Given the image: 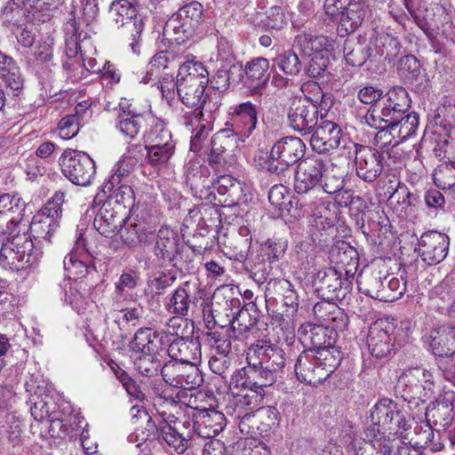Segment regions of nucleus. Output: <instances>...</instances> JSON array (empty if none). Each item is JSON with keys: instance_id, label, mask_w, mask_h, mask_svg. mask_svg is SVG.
<instances>
[{"instance_id": "obj_50", "label": "nucleus", "mask_w": 455, "mask_h": 455, "mask_svg": "<svg viewBox=\"0 0 455 455\" xmlns=\"http://www.w3.org/2000/svg\"><path fill=\"white\" fill-rule=\"evenodd\" d=\"M343 51L347 63L353 67L363 66L372 54L371 44L350 40H346Z\"/></svg>"}, {"instance_id": "obj_27", "label": "nucleus", "mask_w": 455, "mask_h": 455, "mask_svg": "<svg viewBox=\"0 0 455 455\" xmlns=\"http://www.w3.org/2000/svg\"><path fill=\"white\" fill-rule=\"evenodd\" d=\"M127 217L128 215L122 212V208L117 210L109 202H104L94 218L93 227L101 235L109 237L120 232Z\"/></svg>"}, {"instance_id": "obj_46", "label": "nucleus", "mask_w": 455, "mask_h": 455, "mask_svg": "<svg viewBox=\"0 0 455 455\" xmlns=\"http://www.w3.org/2000/svg\"><path fill=\"white\" fill-rule=\"evenodd\" d=\"M159 334L150 328H140L129 343V348L136 354L157 353Z\"/></svg>"}, {"instance_id": "obj_25", "label": "nucleus", "mask_w": 455, "mask_h": 455, "mask_svg": "<svg viewBox=\"0 0 455 455\" xmlns=\"http://www.w3.org/2000/svg\"><path fill=\"white\" fill-rule=\"evenodd\" d=\"M424 342L435 356H452L455 355V324L431 329Z\"/></svg>"}, {"instance_id": "obj_34", "label": "nucleus", "mask_w": 455, "mask_h": 455, "mask_svg": "<svg viewBox=\"0 0 455 455\" xmlns=\"http://www.w3.org/2000/svg\"><path fill=\"white\" fill-rule=\"evenodd\" d=\"M269 62L266 58L258 57L248 61L243 67L241 63L235 66L237 69V83L243 82L251 87H259L267 80Z\"/></svg>"}, {"instance_id": "obj_44", "label": "nucleus", "mask_w": 455, "mask_h": 455, "mask_svg": "<svg viewBox=\"0 0 455 455\" xmlns=\"http://www.w3.org/2000/svg\"><path fill=\"white\" fill-rule=\"evenodd\" d=\"M360 220H357V225H360L363 234L365 236L377 235L380 237L385 235L390 228L389 220L384 212H369L363 213Z\"/></svg>"}, {"instance_id": "obj_58", "label": "nucleus", "mask_w": 455, "mask_h": 455, "mask_svg": "<svg viewBox=\"0 0 455 455\" xmlns=\"http://www.w3.org/2000/svg\"><path fill=\"white\" fill-rule=\"evenodd\" d=\"M190 303L191 299L187 290L183 287H179L172 295L166 305V309L172 315L186 316L188 314Z\"/></svg>"}, {"instance_id": "obj_40", "label": "nucleus", "mask_w": 455, "mask_h": 455, "mask_svg": "<svg viewBox=\"0 0 455 455\" xmlns=\"http://www.w3.org/2000/svg\"><path fill=\"white\" fill-rule=\"evenodd\" d=\"M386 428L379 427L372 423L365 430V436L370 443H364L363 446L358 447L357 450L363 448L360 452L370 454L372 450H376L383 455H389L394 448V445L389 438L385 435Z\"/></svg>"}, {"instance_id": "obj_60", "label": "nucleus", "mask_w": 455, "mask_h": 455, "mask_svg": "<svg viewBox=\"0 0 455 455\" xmlns=\"http://www.w3.org/2000/svg\"><path fill=\"white\" fill-rule=\"evenodd\" d=\"M433 180L436 188L448 190L455 186V166L443 163L433 172Z\"/></svg>"}, {"instance_id": "obj_16", "label": "nucleus", "mask_w": 455, "mask_h": 455, "mask_svg": "<svg viewBox=\"0 0 455 455\" xmlns=\"http://www.w3.org/2000/svg\"><path fill=\"white\" fill-rule=\"evenodd\" d=\"M327 44L326 37L313 36L311 35L301 34L295 37L293 47L301 53L310 57L307 75L309 77L317 78L321 76L326 69V61L322 54V51Z\"/></svg>"}, {"instance_id": "obj_29", "label": "nucleus", "mask_w": 455, "mask_h": 455, "mask_svg": "<svg viewBox=\"0 0 455 455\" xmlns=\"http://www.w3.org/2000/svg\"><path fill=\"white\" fill-rule=\"evenodd\" d=\"M371 423L387 428L390 432H396L404 428L406 420L403 414L397 409L395 403L383 400L375 404L371 414Z\"/></svg>"}, {"instance_id": "obj_20", "label": "nucleus", "mask_w": 455, "mask_h": 455, "mask_svg": "<svg viewBox=\"0 0 455 455\" xmlns=\"http://www.w3.org/2000/svg\"><path fill=\"white\" fill-rule=\"evenodd\" d=\"M355 165L356 175L365 182L375 181L382 173V154L376 148L355 144Z\"/></svg>"}, {"instance_id": "obj_35", "label": "nucleus", "mask_w": 455, "mask_h": 455, "mask_svg": "<svg viewBox=\"0 0 455 455\" xmlns=\"http://www.w3.org/2000/svg\"><path fill=\"white\" fill-rule=\"evenodd\" d=\"M122 242L130 248L148 245L155 239V230L144 221L126 223L119 232Z\"/></svg>"}, {"instance_id": "obj_59", "label": "nucleus", "mask_w": 455, "mask_h": 455, "mask_svg": "<svg viewBox=\"0 0 455 455\" xmlns=\"http://www.w3.org/2000/svg\"><path fill=\"white\" fill-rule=\"evenodd\" d=\"M167 332L175 339H184L193 337L194 322L189 321L185 316L173 315L166 323Z\"/></svg>"}, {"instance_id": "obj_55", "label": "nucleus", "mask_w": 455, "mask_h": 455, "mask_svg": "<svg viewBox=\"0 0 455 455\" xmlns=\"http://www.w3.org/2000/svg\"><path fill=\"white\" fill-rule=\"evenodd\" d=\"M376 53L389 62L398 57L401 50L399 40L388 34L376 39Z\"/></svg>"}, {"instance_id": "obj_7", "label": "nucleus", "mask_w": 455, "mask_h": 455, "mask_svg": "<svg viewBox=\"0 0 455 455\" xmlns=\"http://www.w3.org/2000/svg\"><path fill=\"white\" fill-rule=\"evenodd\" d=\"M59 164L63 175L74 185L87 187L95 179V162L84 151L65 149L59 159Z\"/></svg>"}, {"instance_id": "obj_1", "label": "nucleus", "mask_w": 455, "mask_h": 455, "mask_svg": "<svg viewBox=\"0 0 455 455\" xmlns=\"http://www.w3.org/2000/svg\"><path fill=\"white\" fill-rule=\"evenodd\" d=\"M342 360L340 349L304 350L298 356L294 371L297 379L311 386L322 384L338 368Z\"/></svg>"}, {"instance_id": "obj_39", "label": "nucleus", "mask_w": 455, "mask_h": 455, "mask_svg": "<svg viewBox=\"0 0 455 455\" xmlns=\"http://www.w3.org/2000/svg\"><path fill=\"white\" fill-rule=\"evenodd\" d=\"M203 11V5L199 2H190L172 15L171 22L179 23V25L174 26L175 29H181L184 33L190 32L195 30L202 20Z\"/></svg>"}, {"instance_id": "obj_5", "label": "nucleus", "mask_w": 455, "mask_h": 455, "mask_svg": "<svg viewBox=\"0 0 455 455\" xmlns=\"http://www.w3.org/2000/svg\"><path fill=\"white\" fill-rule=\"evenodd\" d=\"M220 172L215 171V178L209 180L204 178L202 182L195 181L192 183L196 193H200V197L208 198L212 195V188L216 190L220 196L218 202L227 206L239 204L245 197L244 184L235 179L231 175L222 174Z\"/></svg>"}, {"instance_id": "obj_2", "label": "nucleus", "mask_w": 455, "mask_h": 455, "mask_svg": "<svg viewBox=\"0 0 455 455\" xmlns=\"http://www.w3.org/2000/svg\"><path fill=\"white\" fill-rule=\"evenodd\" d=\"M305 149V143L298 137L281 138L271 148L266 170L276 175L280 182H286L292 174L290 166L302 160Z\"/></svg>"}, {"instance_id": "obj_57", "label": "nucleus", "mask_w": 455, "mask_h": 455, "mask_svg": "<svg viewBox=\"0 0 455 455\" xmlns=\"http://www.w3.org/2000/svg\"><path fill=\"white\" fill-rule=\"evenodd\" d=\"M134 366L142 376L153 377L162 369L157 353L139 354L134 359Z\"/></svg>"}, {"instance_id": "obj_24", "label": "nucleus", "mask_w": 455, "mask_h": 455, "mask_svg": "<svg viewBox=\"0 0 455 455\" xmlns=\"http://www.w3.org/2000/svg\"><path fill=\"white\" fill-rule=\"evenodd\" d=\"M193 432L202 438H213L223 431L225 415L214 409L197 410L192 413Z\"/></svg>"}, {"instance_id": "obj_10", "label": "nucleus", "mask_w": 455, "mask_h": 455, "mask_svg": "<svg viewBox=\"0 0 455 455\" xmlns=\"http://www.w3.org/2000/svg\"><path fill=\"white\" fill-rule=\"evenodd\" d=\"M324 7L331 16L339 15L337 32L340 36L355 32L366 14L363 0H325Z\"/></svg>"}, {"instance_id": "obj_43", "label": "nucleus", "mask_w": 455, "mask_h": 455, "mask_svg": "<svg viewBox=\"0 0 455 455\" xmlns=\"http://www.w3.org/2000/svg\"><path fill=\"white\" fill-rule=\"evenodd\" d=\"M218 111L214 105H208L205 108V113H196L198 128L191 138V148L195 151L200 150L202 143L207 139L209 132L212 129V124L216 119V113Z\"/></svg>"}, {"instance_id": "obj_45", "label": "nucleus", "mask_w": 455, "mask_h": 455, "mask_svg": "<svg viewBox=\"0 0 455 455\" xmlns=\"http://www.w3.org/2000/svg\"><path fill=\"white\" fill-rule=\"evenodd\" d=\"M363 123L375 130H379L375 135L376 145L381 149L382 156L387 154L388 157H391V153L395 148L401 143L398 141L397 136L393 134L390 129L391 124L387 121V124L382 122L379 125H373L370 118L368 119V112L363 116Z\"/></svg>"}, {"instance_id": "obj_31", "label": "nucleus", "mask_w": 455, "mask_h": 455, "mask_svg": "<svg viewBox=\"0 0 455 455\" xmlns=\"http://www.w3.org/2000/svg\"><path fill=\"white\" fill-rule=\"evenodd\" d=\"M234 395L233 399L229 401L228 409H233V413L237 419H242V423L251 418V411L257 408L263 400L264 393L251 390L250 388H242L241 391L235 392V389L231 387Z\"/></svg>"}, {"instance_id": "obj_51", "label": "nucleus", "mask_w": 455, "mask_h": 455, "mask_svg": "<svg viewBox=\"0 0 455 455\" xmlns=\"http://www.w3.org/2000/svg\"><path fill=\"white\" fill-rule=\"evenodd\" d=\"M148 125L150 129L144 135L146 146L176 145L171 132L162 121L154 118Z\"/></svg>"}, {"instance_id": "obj_9", "label": "nucleus", "mask_w": 455, "mask_h": 455, "mask_svg": "<svg viewBox=\"0 0 455 455\" xmlns=\"http://www.w3.org/2000/svg\"><path fill=\"white\" fill-rule=\"evenodd\" d=\"M342 274L335 267L319 270L313 279V287L322 302L342 301L350 292L352 281L349 277H342Z\"/></svg>"}, {"instance_id": "obj_38", "label": "nucleus", "mask_w": 455, "mask_h": 455, "mask_svg": "<svg viewBox=\"0 0 455 455\" xmlns=\"http://www.w3.org/2000/svg\"><path fill=\"white\" fill-rule=\"evenodd\" d=\"M314 314L326 323V328L333 330L337 334L346 330L348 317L343 309L335 302H318L313 307Z\"/></svg>"}, {"instance_id": "obj_52", "label": "nucleus", "mask_w": 455, "mask_h": 455, "mask_svg": "<svg viewBox=\"0 0 455 455\" xmlns=\"http://www.w3.org/2000/svg\"><path fill=\"white\" fill-rule=\"evenodd\" d=\"M426 417L427 422H432L436 429H446L454 419L453 406L447 403H439L427 411Z\"/></svg>"}, {"instance_id": "obj_6", "label": "nucleus", "mask_w": 455, "mask_h": 455, "mask_svg": "<svg viewBox=\"0 0 455 455\" xmlns=\"http://www.w3.org/2000/svg\"><path fill=\"white\" fill-rule=\"evenodd\" d=\"M435 381L431 371L422 367L405 370L398 379L397 388L403 399L409 403H425L435 394Z\"/></svg>"}, {"instance_id": "obj_30", "label": "nucleus", "mask_w": 455, "mask_h": 455, "mask_svg": "<svg viewBox=\"0 0 455 455\" xmlns=\"http://www.w3.org/2000/svg\"><path fill=\"white\" fill-rule=\"evenodd\" d=\"M180 247L178 234L169 228H162L156 236L153 252L158 261L162 263L169 262L175 267L176 263L174 261L176 256L180 253Z\"/></svg>"}, {"instance_id": "obj_62", "label": "nucleus", "mask_w": 455, "mask_h": 455, "mask_svg": "<svg viewBox=\"0 0 455 455\" xmlns=\"http://www.w3.org/2000/svg\"><path fill=\"white\" fill-rule=\"evenodd\" d=\"M119 28H122L121 36L129 44L132 52H137L136 47L144 28L142 18H135L134 20H129Z\"/></svg>"}, {"instance_id": "obj_15", "label": "nucleus", "mask_w": 455, "mask_h": 455, "mask_svg": "<svg viewBox=\"0 0 455 455\" xmlns=\"http://www.w3.org/2000/svg\"><path fill=\"white\" fill-rule=\"evenodd\" d=\"M396 327L388 318H379L371 324L367 346L376 358H383L391 354L395 347Z\"/></svg>"}, {"instance_id": "obj_49", "label": "nucleus", "mask_w": 455, "mask_h": 455, "mask_svg": "<svg viewBox=\"0 0 455 455\" xmlns=\"http://www.w3.org/2000/svg\"><path fill=\"white\" fill-rule=\"evenodd\" d=\"M107 191L109 192V195L105 202H109L111 206L116 207L117 210L122 208V212L128 215L135 202V196L132 187L126 184H119L113 190Z\"/></svg>"}, {"instance_id": "obj_14", "label": "nucleus", "mask_w": 455, "mask_h": 455, "mask_svg": "<svg viewBox=\"0 0 455 455\" xmlns=\"http://www.w3.org/2000/svg\"><path fill=\"white\" fill-rule=\"evenodd\" d=\"M197 363L167 362L161 369V375L166 384L184 390H195L203 381V375Z\"/></svg>"}, {"instance_id": "obj_3", "label": "nucleus", "mask_w": 455, "mask_h": 455, "mask_svg": "<svg viewBox=\"0 0 455 455\" xmlns=\"http://www.w3.org/2000/svg\"><path fill=\"white\" fill-rule=\"evenodd\" d=\"M11 235L1 247L0 260L16 271L36 266L43 252L31 235L25 232Z\"/></svg>"}, {"instance_id": "obj_17", "label": "nucleus", "mask_w": 455, "mask_h": 455, "mask_svg": "<svg viewBox=\"0 0 455 455\" xmlns=\"http://www.w3.org/2000/svg\"><path fill=\"white\" fill-rule=\"evenodd\" d=\"M254 357L265 368L271 370L278 378L285 366L286 358L283 349L273 344L270 339L265 337L256 339L250 345L247 351V359Z\"/></svg>"}, {"instance_id": "obj_64", "label": "nucleus", "mask_w": 455, "mask_h": 455, "mask_svg": "<svg viewBox=\"0 0 455 455\" xmlns=\"http://www.w3.org/2000/svg\"><path fill=\"white\" fill-rule=\"evenodd\" d=\"M390 198H395L396 203L402 207V210L405 212L409 208L417 207L420 203L419 195L416 192L410 191L408 187L401 182L397 184Z\"/></svg>"}, {"instance_id": "obj_4", "label": "nucleus", "mask_w": 455, "mask_h": 455, "mask_svg": "<svg viewBox=\"0 0 455 455\" xmlns=\"http://www.w3.org/2000/svg\"><path fill=\"white\" fill-rule=\"evenodd\" d=\"M64 198L65 194L62 191L55 192L40 212L34 216L29 225L28 235H31L38 245L51 243L52 236L60 226Z\"/></svg>"}, {"instance_id": "obj_36", "label": "nucleus", "mask_w": 455, "mask_h": 455, "mask_svg": "<svg viewBox=\"0 0 455 455\" xmlns=\"http://www.w3.org/2000/svg\"><path fill=\"white\" fill-rule=\"evenodd\" d=\"M169 362L197 363L201 357V344L193 337L174 339L168 347Z\"/></svg>"}, {"instance_id": "obj_28", "label": "nucleus", "mask_w": 455, "mask_h": 455, "mask_svg": "<svg viewBox=\"0 0 455 455\" xmlns=\"http://www.w3.org/2000/svg\"><path fill=\"white\" fill-rule=\"evenodd\" d=\"M92 254L86 247L85 239L81 235L76 242L75 250L68 254L63 260L65 270L75 278L84 276L90 268H95Z\"/></svg>"}, {"instance_id": "obj_37", "label": "nucleus", "mask_w": 455, "mask_h": 455, "mask_svg": "<svg viewBox=\"0 0 455 455\" xmlns=\"http://www.w3.org/2000/svg\"><path fill=\"white\" fill-rule=\"evenodd\" d=\"M331 256L332 262L336 265L334 267L352 280L359 265L356 250L347 243L341 242L332 247Z\"/></svg>"}, {"instance_id": "obj_26", "label": "nucleus", "mask_w": 455, "mask_h": 455, "mask_svg": "<svg viewBox=\"0 0 455 455\" xmlns=\"http://www.w3.org/2000/svg\"><path fill=\"white\" fill-rule=\"evenodd\" d=\"M310 134H312L310 139L311 147L320 154L337 148L340 144L341 129L337 124L329 120H323L320 124L317 123Z\"/></svg>"}, {"instance_id": "obj_47", "label": "nucleus", "mask_w": 455, "mask_h": 455, "mask_svg": "<svg viewBox=\"0 0 455 455\" xmlns=\"http://www.w3.org/2000/svg\"><path fill=\"white\" fill-rule=\"evenodd\" d=\"M176 82L209 84V72L200 61H185L180 65Z\"/></svg>"}, {"instance_id": "obj_19", "label": "nucleus", "mask_w": 455, "mask_h": 455, "mask_svg": "<svg viewBox=\"0 0 455 455\" xmlns=\"http://www.w3.org/2000/svg\"><path fill=\"white\" fill-rule=\"evenodd\" d=\"M209 164L214 171L220 172L234 162V151L237 148L236 135L222 130L212 138Z\"/></svg>"}, {"instance_id": "obj_61", "label": "nucleus", "mask_w": 455, "mask_h": 455, "mask_svg": "<svg viewBox=\"0 0 455 455\" xmlns=\"http://www.w3.org/2000/svg\"><path fill=\"white\" fill-rule=\"evenodd\" d=\"M25 207V202L16 196L10 194L0 196V212L13 216L14 220L20 219L25 221L23 218Z\"/></svg>"}, {"instance_id": "obj_21", "label": "nucleus", "mask_w": 455, "mask_h": 455, "mask_svg": "<svg viewBox=\"0 0 455 455\" xmlns=\"http://www.w3.org/2000/svg\"><path fill=\"white\" fill-rule=\"evenodd\" d=\"M449 246L450 238L446 234L428 231L419 240V253L428 265H436L447 257Z\"/></svg>"}, {"instance_id": "obj_13", "label": "nucleus", "mask_w": 455, "mask_h": 455, "mask_svg": "<svg viewBox=\"0 0 455 455\" xmlns=\"http://www.w3.org/2000/svg\"><path fill=\"white\" fill-rule=\"evenodd\" d=\"M411 108V99L408 92L401 86H395L386 93V100L382 104L374 105L368 110V119L373 125L381 124L386 118L395 120L404 115Z\"/></svg>"}, {"instance_id": "obj_53", "label": "nucleus", "mask_w": 455, "mask_h": 455, "mask_svg": "<svg viewBox=\"0 0 455 455\" xmlns=\"http://www.w3.org/2000/svg\"><path fill=\"white\" fill-rule=\"evenodd\" d=\"M109 13L115 24L120 27L129 20L140 18L137 6L128 0H116L110 5Z\"/></svg>"}, {"instance_id": "obj_42", "label": "nucleus", "mask_w": 455, "mask_h": 455, "mask_svg": "<svg viewBox=\"0 0 455 455\" xmlns=\"http://www.w3.org/2000/svg\"><path fill=\"white\" fill-rule=\"evenodd\" d=\"M387 121L391 124L390 129L395 136H397L398 141L403 142L407 139L412 137L419 124V115L415 112L401 115L395 117V120L386 118L382 122L387 124Z\"/></svg>"}, {"instance_id": "obj_48", "label": "nucleus", "mask_w": 455, "mask_h": 455, "mask_svg": "<svg viewBox=\"0 0 455 455\" xmlns=\"http://www.w3.org/2000/svg\"><path fill=\"white\" fill-rule=\"evenodd\" d=\"M150 121H154V117L148 112H145L144 115L125 117L118 115L116 126L122 134L134 139L144 126L149 124Z\"/></svg>"}, {"instance_id": "obj_54", "label": "nucleus", "mask_w": 455, "mask_h": 455, "mask_svg": "<svg viewBox=\"0 0 455 455\" xmlns=\"http://www.w3.org/2000/svg\"><path fill=\"white\" fill-rule=\"evenodd\" d=\"M176 145L146 146V160L154 168H161L167 164L173 156Z\"/></svg>"}, {"instance_id": "obj_32", "label": "nucleus", "mask_w": 455, "mask_h": 455, "mask_svg": "<svg viewBox=\"0 0 455 455\" xmlns=\"http://www.w3.org/2000/svg\"><path fill=\"white\" fill-rule=\"evenodd\" d=\"M300 207L304 212L314 218L315 225L322 229L331 228L334 225L335 213L330 209L331 204L323 202L322 197L316 199L308 196H303L299 199Z\"/></svg>"}, {"instance_id": "obj_18", "label": "nucleus", "mask_w": 455, "mask_h": 455, "mask_svg": "<svg viewBox=\"0 0 455 455\" xmlns=\"http://www.w3.org/2000/svg\"><path fill=\"white\" fill-rule=\"evenodd\" d=\"M298 337L307 350L320 352L321 350L339 349L335 347L337 333L322 324L305 323L298 329Z\"/></svg>"}, {"instance_id": "obj_8", "label": "nucleus", "mask_w": 455, "mask_h": 455, "mask_svg": "<svg viewBox=\"0 0 455 455\" xmlns=\"http://www.w3.org/2000/svg\"><path fill=\"white\" fill-rule=\"evenodd\" d=\"M328 163L322 156L311 155L300 160L294 172V191L301 197L315 196L320 191Z\"/></svg>"}, {"instance_id": "obj_63", "label": "nucleus", "mask_w": 455, "mask_h": 455, "mask_svg": "<svg viewBox=\"0 0 455 455\" xmlns=\"http://www.w3.org/2000/svg\"><path fill=\"white\" fill-rule=\"evenodd\" d=\"M135 166L134 161L130 163L128 160L121 158L114 166L112 170L113 173L109 180L105 183L103 187L104 192H106V190H113L116 186L121 184L122 180L132 173Z\"/></svg>"}, {"instance_id": "obj_56", "label": "nucleus", "mask_w": 455, "mask_h": 455, "mask_svg": "<svg viewBox=\"0 0 455 455\" xmlns=\"http://www.w3.org/2000/svg\"><path fill=\"white\" fill-rule=\"evenodd\" d=\"M156 430L159 433L158 437L162 438L175 452L182 454L186 451L187 440L183 434L179 432L178 427H156Z\"/></svg>"}, {"instance_id": "obj_22", "label": "nucleus", "mask_w": 455, "mask_h": 455, "mask_svg": "<svg viewBox=\"0 0 455 455\" xmlns=\"http://www.w3.org/2000/svg\"><path fill=\"white\" fill-rule=\"evenodd\" d=\"M208 84L201 83H184L176 82V93L179 100L187 108L200 109L198 112L205 113V108L208 105H214L216 110H219L220 103L219 100H214L206 92Z\"/></svg>"}, {"instance_id": "obj_33", "label": "nucleus", "mask_w": 455, "mask_h": 455, "mask_svg": "<svg viewBox=\"0 0 455 455\" xmlns=\"http://www.w3.org/2000/svg\"><path fill=\"white\" fill-rule=\"evenodd\" d=\"M230 116L232 126L244 137L251 136L257 127L258 109L251 101L233 107Z\"/></svg>"}, {"instance_id": "obj_23", "label": "nucleus", "mask_w": 455, "mask_h": 455, "mask_svg": "<svg viewBox=\"0 0 455 455\" xmlns=\"http://www.w3.org/2000/svg\"><path fill=\"white\" fill-rule=\"evenodd\" d=\"M221 251L230 259L243 261L246 259L251 244V230L241 226L237 230L226 233L219 238Z\"/></svg>"}, {"instance_id": "obj_12", "label": "nucleus", "mask_w": 455, "mask_h": 455, "mask_svg": "<svg viewBox=\"0 0 455 455\" xmlns=\"http://www.w3.org/2000/svg\"><path fill=\"white\" fill-rule=\"evenodd\" d=\"M247 365L236 371L231 379L234 389L250 388L264 393V388L273 385L277 378L271 370L265 368L254 357L247 359Z\"/></svg>"}, {"instance_id": "obj_41", "label": "nucleus", "mask_w": 455, "mask_h": 455, "mask_svg": "<svg viewBox=\"0 0 455 455\" xmlns=\"http://www.w3.org/2000/svg\"><path fill=\"white\" fill-rule=\"evenodd\" d=\"M387 279V275L383 274L379 269L368 268L358 275L357 284L361 292L382 301L383 294L379 292L383 281Z\"/></svg>"}, {"instance_id": "obj_11", "label": "nucleus", "mask_w": 455, "mask_h": 455, "mask_svg": "<svg viewBox=\"0 0 455 455\" xmlns=\"http://www.w3.org/2000/svg\"><path fill=\"white\" fill-rule=\"evenodd\" d=\"M307 96L294 97L290 104L287 119L289 126L301 135L310 134L318 123L319 110L316 105Z\"/></svg>"}]
</instances>
